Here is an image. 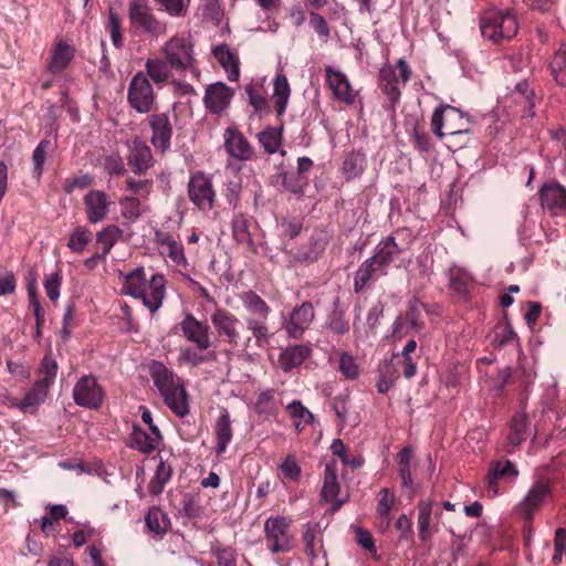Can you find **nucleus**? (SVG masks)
Returning <instances> with one entry per match:
<instances>
[{
    "label": "nucleus",
    "instance_id": "nucleus-1",
    "mask_svg": "<svg viewBox=\"0 0 566 566\" xmlns=\"http://www.w3.org/2000/svg\"><path fill=\"white\" fill-rule=\"evenodd\" d=\"M149 370L167 407L180 418L187 416L189 413L188 395L181 379L161 361H151Z\"/></svg>",
    "mask_w": 566,
    "mask_h": 566
},
{
    "label": "nucleus",
    "instance_id": "nucleus-2",
    "mask_svg": "<svg viewBox=\"0 0 566 566\" xmlns=\"http://www.w3.org/2000/svg\"><path fill=\"white\" fill-rule=\"evenodd\" d=\"M123 291L125 294L139 298L151 313L157 312L165 298V277L155 273L146 277L143 268H137L124 276Z\"/></svg>",
    "mask_w": 566,
    "mask_h": 566
},
{
    "label": "nucleus",
    "instance_id": "nucleus-3",
    "mask_svg": "<svg viewBox=\"0 0 566 566\" xmlns=\"http://www.w3.org/2000/svg\"><path fill=\"white\" fill-rule=\"evenodd\" d=\"M431 127L437 137L447 136L450 138V143L462 147L465 143L458 138L470 133V120L464 119V114L459 108L446 105L434 109Z\"/></svg>",
    "mask_w": 566,
    "mask_h": 566
},
{
    "label": "nucleus",
    "instance_id": "nucleus-4",
    "mask_svg": "<svg viewBox=\"0 0 566 566\" xmlns=\"http://www.w3.org/2000/svg\"><path fill=\"white\" fill-rule=\"evenodd\" d=\"M480 30L484 38L500 42L512 39L518 30L516 15L512 10H489L481 18Z\"/></svg>",
    "mask_w": 566,
    "mask_h": 566
},
{
    "label": "nucleus",
    "instance_id": "nucleus-5",
    "mask_svg": "<svg viewBox=\"0 0 566 566\" xmlns=\"http://www.w3.org/2000/svg\"><path fill=\"white\" fill-rule=\"evenodd\" d=\"M160 54L179 75L190 72L197 75L192 42L184 36H172L160 49Z\"/></svg>",
    "mask_w": 566,
    "mask_h": 566
},
{
    "label": "nucleus",
    "instance_id": "nucleus-6",
    "mask_svg": "<svg viewBox=\"0 0 566 566\" xmlns=\"http://www.w3.org/2000/svg\"><path fill=\"white\" fill-rule=\"evenodd\" d=\"M128 19L130 27L137 34H146L158 39L166 33V23L153 12L148 0H130L128 3Z\"/></svg>",
    "mask_w": 566,
    "mask_h": 566
},
{
    "label": "nucleus",
    "instance_id": "nucleus-7",
    "mask_svg": "<svg viewBox=\"0 0 566 566\" xmlns=\"http://www.w3.org/2000/svg\"><path fill=\"white\" fill-rule=\"evenodd\" d=\"M552 493L553 485L551 480L544 476L537 478L515 506V512L526 522H531Z\"/></svg>",
    "mask_w": 566,
    "mask_h": 566
},
{
    "label": "nucleus",
    "instance_id": "nucleus-8",
    "mask_svg": "<svg viewBox=\"0 0 566 566\" xmlns=\"http://www.w3.org/2000/svg\"><path fill=\"white\" fill-rule=\"evenodd\" d=\"M129 106L139 114L153 111L156 95L147 75L139 71L130 80L127 91Z\"/></svg>",
    "mask_w": 566,
    "mask_h": 566
},
{
    "label": "nucleus",
    "instance_id": "nucleus-9",
    "mask_svg": "<svg viewBox=\"0 0 566 566\" xmlns=\"http://www.w3.org/2000/svg\"><path fill=\"white\" fill-rule=\"evenodd\" d=\"M314 318V305L310 301H304L294 306L287 315L282 314L281 327L287 338L298 340L303 338Z\"/></svg>",
    "mask_w": 566,
    "mask_h": 566
},
{
    "label": "nucleus",
    "instance_id": "nucleus-10",
    "mask_svg": "<svg viewBox=\"0 0 566 566\" xmlns=\"http://www.w3.org/2000/svg\"><path fill=\"white\" fill-rule=\"evenodd\" d=\"M291 520L271 516L264 523L268 548L273 554L287 553L292 549L293 535L290 533Z\"/></svg>",
    "mask_w": 566,
    "mask_h": 566
},
{
    "label": "nucleus",
    "instance_id": "nucleus-11",
    "mask_svg": "<svg viewBox=\"0 0 566 566\" xmlns=\"http://www.w3.org/2000/svg\"><path fill=\"white\" fill-rule=\"evenodd\" d=\"M410 77V69L406 61L399 60L395 67H382L379 72V86L390 101V107L395 108L400 98L399 82L406 84Z\"/></svg>",
    "mask_w": 566,
    "mask_h": 566
},
{
    "label": "nucleus",
    "instance_id": "nucleus-12",
    "mask_svg": "<svg viewBox=\"0 0 566 566\" xmlns=\"http://www.w3.org/2000/svg\"><path fill=\"white\" fill-rule=\"evenodd\" d=\"M73 399L80 407L98 409L104 400V390L94 376L84 375L73 388Z\"/></svg>",
    "mask_w": 566,
    "mask_h": 566
},
{
    "label": "nucleus",
    "instance_id": "nucleus-13",
    "mask_svg": "<svg viewBox=\"0 0 566 566\" xmlns=\"http://www.w3.org/2000/svg\"><path fill=\"white\" fill-rule=\"evenodd\" d=\"M188 195L190 201L200 210H210L214 200L211 179L201 171L193 174L188 182Z\"/></svg>",
    "mask_w": 566,
    "mask_h": 566
},
{
    "label": "nucleus",
    "instance_id": "nucleus-14",
    "mask_svg": "<svg viewBox=\"0 0 566 566\" xmlns=\"http://www.w3.org/2000/svg\"><path fill=\"white\" fill-rule=\"evenodd\" d=\"M179 327L184 337L195 344L199 350H207L212 345L209 325L197 319L191 313L185 315Z\"/></svg>",
    "mask_w": 566,
    "mask_h": 566
},
{
    "label": "nucleus",
    "instance_id": "nucleus-15",
    "mask_svg": "<svg viewBox=\"0 0 566 566\" xmlns=\"http://www.w3.org/2000/svg\"><path fill=\"white\" fill-rule=\"evenodd\" d=\"M218 335L231 345L237 346L240 339L239 318L224 308H216L210 316Z\"/></svg>",
    "mask_w": 566,
    "mask_h": 566
},
{
    "label": "nucleus",
    "instance_id": "nucleus-16",
    "mask_svg": "<svg viewBox=\"0 0 566 566\" xmlns=\"http://www.w3.org/2000/svg\"><path fill=\"white\" fill-rule=\"evenodd\" d=\"M223 145L230 157L248 161L254 157V148L237 128L228 127L223 133Z\"/></svg>",
    "mask_w": 566,
    "mask_h": 566
},
{
    "label": "nucleus",
    "instance_id": "nucleus-17",
    "mask_svg": "<svg viewBox=\"0 0 566 566\" xmlns=\"http://www.w3.org/2000/svg\"><path fill=\"white\" fill-rule=\"evenodd\" d=\"M148 125L151 129L150 142L160 153L170 147L172 125L168 113H156L148 117Z\"/></svg>",
    "mask_w": 566,
    "mask_h": 566
},
{
    "label": "nucleus",
    "instance_id": "nucleus-18",
    "mask_svg": "<svg viewBox=\"0 0 566 566\" xmlns=\"http://www.w3.org/2000/svg\"><path fill=\"white\" fill-rule=\"evenodd\" d=\"M111 203L108 196L104 191H88L83 198L87 221L96 224L105 220L109 212Z\"/></svg>",
    "mask_w": 566,
    "mask_h": 566
},
{
    "label": "nucleus",
    "instance_id": "nucleus-19",
    "mask_svg": "<svg viewBox=\"0 0 566 566\" xmlns=\"http://www.w3.org/2000/svg\"><path fill=\"white\" fill-rule=\"evenodd\" d=\"M325 75L327 86L336 99L348 105L355 102L356 94L348 77L343 72L328 65L325 67Z\"/></svg>",
    "mask_w": 566,
    "mask_h": 566
},
{
    "label": "nucleus",
    "instance_id": "nucleus-20",
    "mask_svg": "<svg viewBox=\"0 0 566 566\" xmlns=\"http://www.w3.org/2000/svg\"><path fill=\"white\" fill-rule=\"evenodd\" d=\"M127 164L132 171L143 176L153 167L154 158L150 147L140 138H135L129 146Z\"/></svg>",
    "mask_w": 566,
    "mask_h": 566
},
{
    "label": "nucleus",
    "instance_id": "nucleus-21",
    "mask_svg": "<svg viewBox=\"0 0 566 566\" xmlns=\"http://www.w3.org/2000/svg\"><path fill=\"white\" fill-rule=\"evenodd\" d=\"M539 199L543 208L556 214L566 212V188L559 182L544 184L539 190Z\"/></svg>",
    "mask_w": 566,
    "mask_h": 566
},
{
    "label": "nucleus",
    "instance_id": "nucleus-22",
    "mask_svg": "<svg viewBox=\"0 0 566 566\" xmlns=\"http://www.w3.org/2000/svg\"><path fill=\"white\" fill-rule=\"evenodd\" d=\"M233 90L222 82L211 84L206 90L205 104L206 107L212 113L220 115L228 108L232 97Z\"/></svg>",
    "mask_w": 566,
    "mask_h": 566
},
{
    "label": "nucleus",
    "instance_id": "nucleus-23",
    "mask_svg": "<svg viewBox=\"0 0 566 566\" xmlns=\"http://www.w3.org/2000/svg\"><path fill=\"white\" fill-rule=\"evenodd\" d=\"M518 475L515 464L505 459L492 464L486 475L488 492L493 496L499 494L497 481L500 479L514 480Z\"/></svg>",
    "mask_w": 566,
    "mask_h": 566
},
{
    "label": "nucleus",
    "instance_id": "nucleus-24",
    "mask_svg": "<svg viewBox=\"0 0 566 566\" xmlns=\"http://www.w3.org/2000/svg\"><path fill=\"white\" fill-rule=\"evenodd\" d=\"M155 240L160 248V253L168 256L177 265H186L187 259L185 256L184 247L180 241L169 233L157 231Z\"/></svg>",
    "mask_w": 566,
    "mask_h": 566
},
{
    "label": "nucleus",
    "instance_id": "nucleus-25",
    "mask_svg": "<svg viewBox=\"0 0 566 566\" xmlns=\"http://www.w3.org/2000/svg\"><path fill=\"white\" fill-rule=\"evenodd\" d=\"M312 348L308 345L298 344L283 349L279 356L277 363L284 373H291L298 368L311 356Z\"/></svg>",
    "mask_w": 566,
    "mask_h": 566
},
{
    "label": "nucleus",
    "instance_id": "nucleus-26",
    "mask_svg": "<svg viewBox=\"0 0 566 566\" xmlns=\"http://www.w3.org/2000/svg\"><path fill=\"white\" fill-rule=\"evenodd\" d=\"M327 245V238L323 233L313 234L308 242L301 245L296 253L295 259L298 262L313 263L315 262L325 251Z\"/></svg>",
    "mask_w": 566,
    "mask_h": 566
},
{
    "label": "nucleus",
    "instance_id": "nucleus-27",
    "mask_svg": "<svg viewBox=\"0 0 566 566\" xmlns=\"http://www.w3.org/2000/svg\"><path fill=\"white\" fill-rule=\"evenodd\" d=\"M528 436V419L524 412L513 416L507 433L506 451L513 453L515 449L526 440Z\"/></svg>",
    "mask_w": 566,
    "mask_h": 566
},
{
    "label": "nucleus",
    "instance_id": "nucleus-28",
    "mask_svg": "<svg viewBox=\"0 0 566 566\" xmlns=\"http://www.w3.org/2000/svg\"><path fill=\"white\" fill-rule=\"evenodd\" d=\"M145 70L147 77L151 78L158 87L166 85L170 80L171 72H175L163 55L148 59L145 63Z\"/></svg>",
    "mask_w": 566,
    "mask_h": 566
},
{
    "label": "nucleus",
    "instance_id": "nucleus-29",
    "mask_svg": "<svg viewBox=\"0 0 566 566\" xmlns=\"http://www.w3.org/2000/svg\"><path fill=\"white\" fill-rule=\"evenodd\" d=\"M243 307L250 314L248 318H263L268 319L271 313L270 306L266 302L254 291H244L239 294Z\"/></svg>",
    "mask_w": 566,
    "mask_h": 566
},
{
    "label": "nucleus",
    "instance_id": "nucleus-30",
    "mask_svg": "<svg viewBox=\"0 0 566 566\" xmlns=\"http://www.w3.org/2000/svg\"><path fill=\"white\" fill-rule=\"evenodd\" d=\"M366 166V155L359 150H353L345 156L340 174L346 181H352L363 175Z\"/></svg>",
    "mask_w": 566,
    "mask_h": 566
},
{
    "label": "nucleus",
    "instance_id": "nucleus-31",
    "mask_svg": "<svg viewBox=\"0 0 566 566\" xmlns=\"http://www.w3.org/2000/svg\"><path fill=\"white\" fill-rule=\"evenodd\" d=\"M216 60L224 69L228 80L233 82L239 78V60L238 56L226 44L217 45L212 50Z\"/></svg>",
    "mask_w": 566,
    "mask_h": 566
},
{
    "label": "nucleus",
    "instance_id": "nucleus-32",
    "mask_svg": "<svg viewBox=\"0 0 566 566\" xmlns=\"http://www.w3.org/2000/svg\"><path fill=\"white\" fill-rule=\"evenodd\" d=\"M401 252L402 249L397 244L395 237L390 235L376 245L373 258L378 262V266H382L386 270Z\"/></svg>",
    "mask_w": 566,
    "mask_h": 566
},
{
    "label": "nucleus",
    "instance_id": "nucleus-33",
    "mask_svg": "<svg viewBox=\"0 0 566 566\" xmlns=\"http://www.w3.org/2000/svg\"><path fill=\"white\" fill-rule=\"evenodd\" d=\"M273 94L271 101L274 105L277 116H282L285 113L291 88L287 78L284 74H277L273 83Z\"/></svg>",
    "mask_w": 566,
    "mask_h": 566
},
{
    "label": "nucleus",
    "instance_id": "nucleus-34",
    "mask_svg": "<svg viewBox=\"0 0 566 566\" xmlns=\"http://www.w3.org/2000/svg\"><path fill=\"white\" fill-rule=\"evenodd\" d=\"M74 54V46L62 41L56 43L49 63V71L53 74L62 72L73 60Z\"/></svg>",
    "mask_w": 566,
    "mask_h": 566
},
{
    "label": "nucleus",
    "instance_id": "nucleus-35",
    "mask_svg": "<svg viewBox=\"0 0 566 566\" xmlns=\"http://www.w3.org/2000/svg\"><path fill=\"white\" fill-rule=\"evenodd\" d=\"M48 390L46 387L35 381L33 387L24 395L23 399L21 401L12 400L11 406L19 408L24 413L31 412L44 401Z\"/></svg>",
    "mask_w": 566,
    "mask_h": 566
},
{
    "label": "nucleus",
    "instance_id": "nucleus-36",
    "mask_svg": "<svg viewBox=\"0 0 566 566\" xmlns=\"http://www.w3.org/2000/svg\"><path fill=\"white\" fill-rule=\"evenodd\" d=\"M145 524L150 533L163 536L170 527V520L160 507L153 506L145 516Z\"/></svg>",
    "mask_w": 566,
    "mask_h": 566
},
{
    "label": "nucleus",
    "instance_id": "nucleus-37",
    "mask_svg": "<svg viewBox=\"0 0 566 566\" xmlns=\"http://www.w3.org/2000/svg\"><path fill=\"white\" fill-rule=\"evenodd\" d=\"M217 454H222L232 439L231 420L228 410L223 409L216 423Z\"/></svg>",
    "mask_w": 566,
    "mask_h": 566
},
{
    "label": "nucleus",
    "instance_id": "nucleus-38",
    "mask_svg": "<svg viewBox=\"0 0 566 566\" xmlns=\"http://www.w3.org/2000/svg\"><path fill=\"white\" fill-rule=\"evenodd\" d=\"M159 446V442L151 437V434L147 433L144 429L138 426H133V431L130 434V443L129 447L138 450L144 454H149L155 451Z\"/></svg>",
    "mask_w": 566,
    "mask_h": 566
},
{
    "label": "nucleus",
    "instance_id": "nucleus-39",
    "mask_svg": "<svg viewBox=\"0 0 566 566\" xmlns=\"http://www.w3.org/2000/svg\"><path fill=\"white\" fill-rule=\"evenodd\" d=\"M431 514H432V502L420 501L418 504V528L419 537L421 541H428L431 535L436 532V528L431 526Z\"/></svg>",
    "mask_w": 566,
    "mask_h": 566
},
{
    "label": "nucleus",
    "instance_id": "nucleus-40",
    "mask_svg": "<svg viewBox=\"0 0 566 566\" xmlns=\"http://www.w3.org/2000/svg\"><path fill=\"white\" fill-rule=\"evenodd\" d=\"M325 327L337 336L349 332V323L345 318V312L338 307V301L334 302V307L326 317Z\"/></svg>",
    "mask_w": 566,
    "mask_h": 566
},
{
    "label": "nucleus",
    "instance_id": "nucleus-41",
    "mask_svg": "<svg viewBox=\"0 0 566 566\" xmlns=\"http://www.w3.org/2000/svg\"><path fill=\"white\" fill-rule=\"evenodd\" d=\"M339 484L337 481V472L334 463H326L324 469V482L322 488V496L325 501L332 502L337 499Z\"/></svg>",
    "mask_w": 566,
    "mask_h": 566
},
{
    "label": "nucleus",
    "instance_id": "nucleus-42",
    "mask_svg": "<svg viewBox=\"0 0 566 566\" xmlns=\"http://www.w3.org/2000/svg\"><path fill=\"white\" fill-rule=\"evenodd\" d=\"M411 449L406 447L399 451L398 458V473L401 479V486L403 489L415 490L413 480L411 475Z\"/></svg>",
    "mask_w": 566,
    "mask_h": 566
},
{
    "label": "nucleus",
    "instance_id": "nucleus-43",
    "mask_svg": "<svg viewBox=\"0 0 566 566\" xmlns=\"http://www.w3.org/2000/svg\"><path fill=\"white\" fill-rule=\"evenodd\" d=\"M266 321L263 318H245L247 328L252 333L258 347L268 345L272 337Z\"/></svg>",
    "mask_w": 566,
    "mask_h": 566
},
{
    "label": "nucleus",
    "instance_id": "nucleus-44",
    "mask_svg": "<svg viewBox=\"0 0 566 566\" xmlns=\"http://www.w3.org/2000/svg\"><path fill=\"white\" fill-rule=\"evenodd\" d=\"M551 74L560 86H566V44H562L549 63Z\"/></svg>",
    "mask_w": 566,
    "mask_h": 566
},
{
    "label": "nucleus",
    "instance_id": "nucleus-45",
    "mask_svg": "<svg viewBox=\"0 0 566 566\" xmlns=\"http://www.w3.org/2000/svg\"><path fill=\"white\" fill-rule=\"evenodd\" d=\"M276 178L277 181L281 180L283 188L292 193H302L307 182V177L296 171H281Z\"/></svg>",
    "mask_w": 566,
    "mask_h": 566
},
{
    "label": "nucleus",
    "instance_id": "nucleus-46",
    "mask_svg": "<svg viewBox=\"0 0 566 566\" xmlns=\"http://www.w3.org/2000/svg\"><path fill=\"white\" fill-rule=\"evenodd\" d=\"M249 220L242 213H238L232 219V234L240 244L252 245V238L249 230Z\"/></svg>",
    "mask_w": 566,
    "mask_h": 566
},
{
    "label": "nucleus",
    "instance_id": "nucleus-47",
    "mask_svg": "<svg viewBox=\"0 0 566 566\" xmlns=\"http://www.w3.org/2000/svg\"><path fill=\"white\" fill-rule=\"evenodd\" d=\"M258 139L268 154H274L281 146L282 132L279 128L269 127L258 134Z\"/></svg>",
    "mask_w": 566,
    "mask_h": 566
},
{
    "label": "nucleus",
    "instance_id": "nucleus-48",
    "mask_svg": "<svg viewBox=\"0 0 566 566\" xmlns=\"http://www.w3.org/2000/svg\"><path fill=\"white\" fill-rule=\"evenodd\" d=\"M92 233L85 226H77L70 234L67 248L75 253H82L91 242Z\"/></svg>",
    "mask_w": 566,
    "mask_h": 566
},
{
    "label": "nucleus",
    "instance_id": "nucleus-49",
    "mask_svg": "<svg viewBox=\"0 0 566 566\" xmlns=\"http://www.w3.org/2000/svg\"><path fill=\"white\" fill-rule=\"evenodd\" d=\"M255 411L258 415L263 416L265 419L275 417L276 407L274 402L273 390H264L260 392L255 401Z\"/></svg>",
    "mask_w": 566,
    "mask_h": 566
},
{
    "label": "nucleus",
    "instance_id": "nucleus-50",
    "mask_svg": "<svg viewBox=\"0 0 566 566\" xmlns=\"http://www.w3.org/2000/svg\"><path fill=\"white\" fill-rule=\"evenodd\" d=\"M158 10L166 12L169 17L179 18L187 13L189 0H154Z\"/></svg>",
    "mask_w": 566,
    "mask_h": 566
},
{
    "label": "nucleus",
    "instance_id": "nucleus-51",
    "mask_svg": "<svg viewBox=\"0 0 566 566\" xmlns=\"http://www.w3.org/2000/svg\"><path fill=\"white\" fill-rule=\"evenodd\" d=\"M450 287L458 294L464 295L468 292V284L471 280L468 272L462 269H449Z\"/></svg>",
    "mask_w": 566,
    "mask_h": 566
},
{
    "label": "nucleus",
    "instance_id": "nucleus-52",
    "mask_svg": "<svg viewBox=\"0 0 566 566\" xmlns=\"http://www.w3.org/2000/svg\"><path fill=\"white\" fill-rule=\"evenodd\" d=\"M395 503V493L390 489H382L379 492V499L377 503V514L386 520L387 525L390 523V511Z\"/></svg>",
    "mask_w": 566,
    "mask_h": 566
},
{
    "label": "nucleus",
    "instance_id": "nucleus-53",
    "mask_svg": "<svg viewBox=\"0 0 566 566\" xmlns=\"http://www.w3.org/2000/svg\"><path fill=\"white\" fill-rule=\"evenodd\" d=\"M119 206L123 217L132 222L136 221L142 214L140 201L136 197L129 196L122 198Z\"/></svg>",
    "mask_w": 566,
    "mask_h": 566
},
{
    "label": "nucleus",
    "instance_id": "nucleus-54",
    "mask_svg": "<svg viewBox=\"0 0 566 566\" xmlns=\"http://www.w3.org/2000/svg\"><path fill=\"white\" fill-rule=\"evenodd\" d=\"M106 29L109 32L113 45L117 49H120L124 43L122 34V21L118 14L113 10H111L108 13Z\"/></svg>",
    "mask_w": 566,
    "mask_h": 566
},
{
    "label": "nucleus",
    "instance_id": "nucleus-55",
    "mask_svg": "<svg viewBox=\"0 0 566 566\" xmlns=\"http://www.w3.org/2000/svg\"><path fill=\"white\" fill-rule=\"evenodd\" d=\"M56 363L49 357H44L39 370L40 377L36 380V382L41 384L43 387H46L49 389L50 386L54 382V379L56 377Z\"/></svg>",
    "mask_w": 566,
    "mask_h": 566
},
{
    "label": "nucleus",
    "instance_id": "nucleus-56",
    "mask_svg": "<svg viewBox=\"0 0 566 566\" xmlns=\"http://www.w3.org/2000/svg\"><path fill=\"white\" fill-rule=\"evenodd\" d=\"M286 408L293 420L302 421L304 424L314 422V415L300 400H293Z\"/></svg>",
    "mask_w": 566,
    "mask_h": 566
},
{
    "label": "nucleus",
    "instance_id": "nucleus-57",
    "mask_svg": "<svg viewBox=\"0 0 566 566\" xmlns=\"http://www.w3.org/2000/svg\"><path fill=\"white\" fill-rule=\"evenodd\" d=\"M61 284H62V275H61L60 270H56V271L45 275L43 285H44L48 297L52 302H55L60 297Z\"/></svg>",
    "mask_w": 566,
    "mask_h": 566
},
{
    "label": "nucleus",
    "instance_id": "nucleus-58",
    "mask_svg": "<svg viewBox=\"0 0 566 566\" xmlns=\"http://www.w3.org/2000/svg\"><path fill=\"white\" fill-rule=\"evenodd\" d=\"M122 234L123 230L119 227L111 224L96 233V241L101 245L113 248Z\"/></svg>",
    "mask_w": 566,
    "mask_h": 566
},
{
    "label": "nucleus",
    "instance_id": "nucleus-59",
    "mask_svg": "<svg viewBox=\"0 0 566 566\" xmlns=\"http://www.w3.org/2000/svg\"><path fill=\"white\" fill-rule=\"evenodd\" d=\"M423 304L416 297L411 298L408 302V310L406 313V321L415 331H420L422 327V322L420 319V313Z\"/></svg>",
    "mask_w": 566,
    "mask_h": 566
},
{
    "label": "nucleus",
    "instance_id": "nucleus-60",
    "mask_svg": "<svg viewBox=\"0 0 566 566\" xmlns=\"http://www.w3.org/2000/svg\"><path fill=\"white\" fill-rule=\"evenodd\" d=\"M358 274H365V279L370 281L371 279L386 275V270L382 266H378V262L373 256L365 260L356 271Z\"/></svg>",
    "mask_w": 566,
    "mask_h": 566
},
{
    "label": "nucleus",
    "instance_id": "nucleus-61",
    "mask_svg": "<svg viewBox=\"0 0 566 566\" xmlns=\"http://www.w3.org/2000/svg\"><path fill=\"white\" fill-rule=\"evenodd\" d=\"M283 478L296 481L301 475V467L293 455H287L280 465Z\"/></svg>",
    "mask_w": 566,
    "mask_h": 566
},
{
    "label": "nucleus",
    "instance_id": "nucleus-62",
    "mask_svg": "<svg viewBox=\"0 0 566 566\" xmlns=\"http://www.w3.org/2000/svg\"><path fill=\"white\" fill-rule=\"evenodd\" d=\"M153 188V181L149 179L136 180L132 177L126 179V190L133 195L148 196Z\"/></svg>",
    "mask_w": 566,
    "mask_h": 566
},
{
    "label": "nucleus",
    "instance_id": "nucleus-63",
    "mask_svg": "<svg viewBox=\"0 0 566 566\" xmlns=\"http://www.w3.org/2000/svg\"><path fill=\"white\" fill-rule=\"evenodd\" d=\"M50 147H51V142L44 139V140H41L39 143V145L35 147V149L33 150L32 159L34 163V175H36L38 177L41 176V174H42L43 164L45 161V153H46V149H49Z\"/></svg>",
    "mask_w": 566,
    "mask_h": 566
},
{
    "label": "nucleus",
    "instance_id": "nucleus-64",
    "mask_svg": "<svg viewBox=\"0 0 566 566\" xmlns=\"http://www.w3.org/2000/svg\"><path fill=\"white\" fill-rule=\"evenodd\" d=\"M339 371L349 379H354L358 375V366L354 357L347 353H343L339 357Z\"/></svg>",
    "mask_w": 566,
    "mask_h": 566
}]
</instances>
